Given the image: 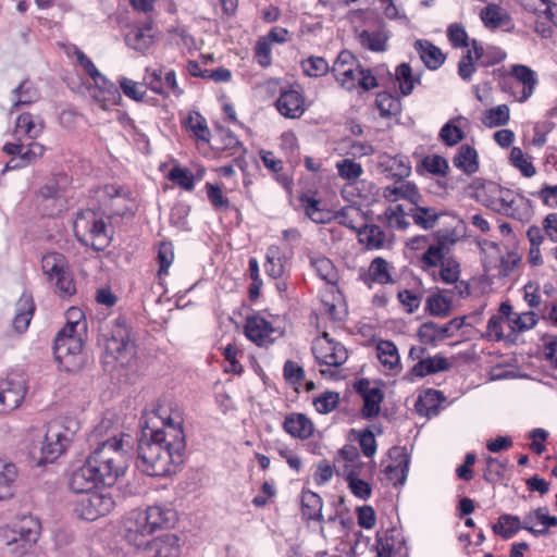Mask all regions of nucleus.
I'll use <instances>...</instances> for the list:
<instances>
[{
	"instance_id": "obj_1",
	"label": "nucleus",
	"mask_w": 557,
	"mask_h": 557,
	"mask_svg": "<svg viewBox=\"0 0 557 557\" xmlns=\"http://www.w3.org/2000/svg\"><path fill=\"white\" fill-rule=\"evenodd\" d=\"M178 412L163 418L157 411L145 412L139 420L137 468L150 476H169L184 461L185 434Z\"/></svg>"
},
{
	"instance_id": "obj_2",
	"label": "nucleus",
	"mask_w": 557,
	"mask_h": 557,
	"mask_svg": "<svg viewBox=\"0 0 557 557\" xmlns=\"http://www.w3.org/2000/svg\"><path fill=\"white\" fill-rule=\"evenodd\" d=\"M89 442H96V448L70 478L69 486L75 493L87 494L100 485L112 486L124 474L134 447L129 434L110 432L109 421H101L94 429Z\"/></svg>"
},
{
	"instance_id": "obj_3",
	"label": "nucleus",
	"mask_w": 557,
	"mask_h": 557,
	"mask_svg": "<svg viewBox=\"0 0 557 557\" xmlns=\"http://www.w3.org/2000/svg\"><path fill=\"white\" fill-rule=\"evenodd\" d=\"M66 319V324L54 338L53 354L61 369L74 372L84 362L82 332L86 330V323L82 321V310L75 307L67 309Z\"/></svg>"
},
{
	"instance_id": "obj_4",
	"label": "nucleus",
	"mask_w": 557,
	"mask_h": 557,
	"mask_svg": "<svg viewBox=\"0 0 557 557\" xmlns=\"http://www.w3.org/2000/svg\"><path fill=\"white\" fill-rule=\"evenodd\" d=\"M550 527H557V517L549 516L547 507H539L525 515L522 521L518 516L503 513L492 525V530L503 540H509L521 529L534 536L546 535Z\"/></svg>"
},
{
	"instance_id": "obj_5",
	"label": "nucleus",
	"mask_w": 557,
	"mask_h": 557,
	"mask_svg": "<svg viewBox=\"0 0 557 557\" xmlns=\"http://www.w3.org/2000/svg\"><path fill=\"white\" fill-rule=\"evenodd\" d=\"M76 239L96 251L103 250L110 244L103 219L91 209L77 212L73 224Z\"/></svg>"
},
{
	"instance_id": "obj_6",
	"label": "nucleus",
	"mask_w": 557,
	"mask_h": 557,
	"mask_svg": "<svg viewBox=\"0 0 557 557\" xmlns=\"http://www.w3.org/2000/svg\"><path fill=\"white\" fill-rule=\"evenodd\" d=\"M41 269L55 293L63 299L76 294V286L66 257L60 252H48L41 258Z\"/></svg>"
},
{
	"instance_id": "obj_7",
	"label": "nucleus",
	"mask_w": 557,
	"mask_h": 557,
	"mask_svg": "<svg viewBox=\"0 0 557 557\" xmlns=\"http://www.w3.org/2000/svg\"><path fill=\"white\" fill-rule=\"evenodd\" d=\"M537 84L535 71L524 64H512L502 82V89L523 103L533 95Z\"/></svg>"
},
{
	"instance_id": "obj_8",
	"label": "nucleus",
	"mask_w": 557,
	"mask_h": 557,
	"mask_svg": "<svg viewBox=\"0 0 557 557\" xmlns=\"http://www.w3.org/2000/svg\"><path fill=\"white\" fill-rule=\"evenodd\" d=\"M311 349L317 362L321 366L329 367L327 369L320 370L322 375L335 376L336 372L332 371L330 368H339L348 358L346 347L332 339L326 332L314 339Z\"/></svg>"
},
{
	"instance_id": "obj_9",
	"label": "nucleus",
	"mask_w": 557,
	"mask_h": 557,
	"mask_svg": "<svg viewBox=\"0 0 557 557\" xmlns=\"http://www.w3.org/2000/svg\"><path fill=\"white\" fill-rule=\"evenodd\" d=\"M40 530L37 518L30 515L18 517L5 534L7 545L12 546V552H17L18 548L26 552L37 542Z\"/></svg>"
},
{
	"instance_id": "obj_10",
	"label": "nucleus",
	"mask_w": 557,
	"mask_h": 557,
	"mask_svg": "<svg viewBox=\"0 0 557 557\" xmlns=\"http://www.w3.org/2000/svg\"><path fill=\"white\" fill-rule=\"evenodd\" d=\"M27 380L23 373H9L0 380V411L8 412L17 408L25 398Z\"/></svg>"
},
{
	"instance_id": "obj_11",
	"label": "nucleus",
	"mask_w": 557,
	"mask_h": 557,
	"mask_svg": "<svg viewBox=\"0 0 557 557\" xmlns=\"http://www.w3.org/2000/svg\"><path fill=\"white\" fill-rule=\"evenodd\" d=\"M331 72L343 88L354 90L357 88L359 74H362V66L350 51L343 50L335 59Z\"/></svg>"
},
{
	"instance_id": "obj_12",
	"label": "nucleus",
	"mask_w": 557,
	"mask_h": 557,
	"mask_svg": "<svg viewBox=\"0 0 557 557\" xmlns=\"http://www.w3.org/2000/svg\"><path fill=\"white\" fill-rule=\"evenodd\" d=\"M470 294L467 282H461L449 289H438L426 299V310L430 314L445 318L449 315L453 302L456 299L466 298Z\"/></svg>"
},
{
	"instance_id": "obj_13",
	"label": "nucleus",
	"mask_w": 557,
	"mask_h": 557,
	"mask_svg": "<svg viewBox=\"0 0 557 557\" xmlns=\"http://www.w3.org/2000/svg\"><path fill=\"white\" fill-rule=\"evenodd\" d=\"M70 442L67 431L61 424L50 423L41 443L39 462H53L65 451Z\"/></svg>"
},
{
	"instance_id": "obj_14",
	"label": "nucleus",
	"mask_w": 557,
	"mask_h": 557,
	"mask_svg": "<svg viewBox=\"0 0 557 557\" xmlns=\"http://www.w3.org/2000/svg\"><path fill=\"white\" fill-rule=\"evenodd\" d=\"M457 243V236L454 231L438 232L436 242L431 244L420 258L421 268L425 271L434 270L448 256L451 247Z\"/></svg>"
},
{
	"instance_id": "obj_15",
	"label": "nucleus",
	"mask_w": 557,
	"mask_h": 557,
	"mask_svg": "<svg viewBox=\"0 0 557 557\" xmlns=\"http://www.w3.org/2000/svg\"><path fill=\"white\" fill-rule=\"evenodd\" d=\"M114 507V500L108 493L90 492L84 496L76 506L81 518L94 521L101 516L108 515Z\"/></svg>"
},
{
	"instance_id": "obj_16",
	"label": "nucleus",
	"mask_w": 557,
	"mask_h": 557,
	"mask_svg": "<svg viewBox=\"0 0 557 557\" xmlns=\"http://www.w3.org/2000/svg\"><path fill=\"white\" fill-rule=\"evenodd\" d=\"M494 211L518 221H528L532 215V206L528 198L506 188Z\"/></svg>"
},
{
	"instance_id": "obj_17",
	"label": "nucleus",
	"mask_w": 557,
	"mask_h": 557,
	"mask_svg": "<svg viewBox=\"0 0 557 557\" xmlns=\"http://www.w3.org/2000/svg\"><path fill=\"white\" fill-rule=\"evenodd\" d=\"M245 335L249 341L258 346L272 344L282 332L272 326V324L260 315H250L246 319L244 326Z\"/></svg>"
},
{
	"instance_id": "obj_18",
	"label": "nucleus",
	"mask_w": 557,
	"mask_h": 557,
	"mask_svg": "<svg viewBox=\"0 0 557 557\" xmlns=\"http://www.w3.org/2000/svg\"><path fill=\"white\" fill-rule=\"evenodd\" d=\"M465 324V317L454 318L446 324L440 325L435 322H424L418 330V337L423 344H433L454 335Z\"/></svg>"
},
{
	"instance_id": "obj_19",
	"label": "nucleus",
	"mask_w": 557,
	"mask_h": 557,
	"mask_svg": "<svg viewBox=\"0 0 557 557\" xmlns=\"http://www.w3.org/2000/svg\"><path fill=\"white\" fill-rule=\"evenodd\" d=\"M383 197L389 201L395 202L400 199L408 200L412 205H418L422 202V195L419 191V188L413 182L405 181V180H395V183L383 188Z\"/></svg>"
},
{
	"instance_id": "obj_20",
	"label": "nucleus",
	"mask_w": 557,
	"mask_h": 557,
	"mask_svg": "<svg viewBox=\"0 0 557 557\" xmlns=\"http://www.w3.org/2000/svg\"><path fill=\"white\" fill-rule=\"evenodd\" d=\"M379 169L386 177L401 181L411 174V164L404 154H383L379 160Z\"/></svg>"
},
{
	"instance_id": "obj_21",
	"label": "nucleus",
	"mask_w": 557,
	"mask_h": 557,
	"mask_svg": "<svg viewBox=\"0 0 557 557\" xmlns=\"http://www.w3.org/2000/svg\"><path fill=\"white\" fill-rule=\"evenodd\" d=\"M2 151L10 156L20 157L25 168L39 160L44 156L46 148L44 145L33 140L28 144L27 149H25L22 138L18 137L14 143H7Z\"/></svg>"
},
{
	"instance_id": "obj_22",
	"label": "nucleus",
	"mask_w": 557,
	"mask_h": 557,
	"mask_svg": "<svg viewBox=\"0 0 557 557\" xmlns=\"http://www.w3.org/2000/svg\"><path fill=\"white\" fill-rule=\"evenodd\" d=\"M153 40L154 32L151 16H148L147 21L141 26L132 28L125 35L126 45L129 48L143 53L151 47Z\"/></svg>"
},
{
	"instance_id": "obj_23",
	"label": "nucleus",
	"mask_w": 557,
	"mask_h": 557,
	"mask_svg": "<svg viewBox=\"0 0 557 557\" xmlns=\"http://www.w3.org/2000/svg\"><path fill=\"white\" fill-rule=\"evenodd\" d=\"M275 106L277 111L288 119H298L305 112L304 96L295 89L283 90Z\"/></svg>"
},
{
	"instance_id": "obj_24",
	"label": "nucleus",
	"mask_w": 557,
	"mask_h": 557,
	"mask_svg": "<svg viewBox=\"0 0 557 557\" xmlns=\"http://www.w3.org/2000/svg\"><path fill=\"white\" fill-rule=\"evenodd\" d=\"M152 533L151 527L146 525L137 515L134 521H129L126 528L125 539L136 548L149 550L153 541V539H151Z\"/></svg>"
},
{
	"instance_id": "obj_25",
	"label": "nucleus",
	"mask_w": 557,
	"mask_h": 557,
	"mask_svg": "<svg viewBox=\"0 0 557 557\" xmlns=\"http://www.w3.org/2000/svg\"><path fill=\"white\" fill-rule=\"evenodd\" d=\"M34 311L35 304L33 296L28 293H23L16 302V313L12 323L17 333L22 334L28 329Z\"/></svg>"
},
{
	"instance_id": "obj_26",
	"label": "nucleus",
	"mask_w": 557,
	"mask_h": 557,
	"mask_svg": "<svg viewBox=\"0 0 557 557\" xmlns=\"http://www.w3.org/2000/svg\"><path fill=\"white\" fill-rule=\"evenodd\" d=\"M138 516L146 525L151 527L153 532L157 529L170 527L175 518L173 510L158 505L148 507L145 512H139Z\"/></svg>"
},
{
	"instance_id": "obj_27",
	"label": "nucleus",
	"mask_w": 557,
	"mask_h": 557,
	"mask_svg": "<svg viewBox=\"0 0 557 557\" xmlns=\"http://www.w3.org/2000/svg\"><path fill=\"white\" fill-rule=\"evenodd\" d=\"M44 127V122L38 116L22 113L16 119L13 135L16 139L21 137L20 135H25L27 138L35 140L41 135Z\"/></svg>"
},
{
	"instance_id": "obj_28",
	"label": "nucleus",
	"mask_w": 557,
	"mask_h": 557,
	"mask_svg": "<svg viewBox=\"0 0 557 557\" xmlns=\"http://www.w3.org/2000/svg\"><path fill=\"white\" fill-rule=\"evenodd\" d=\"M414 49L419 53L421 61L430 70H437L445 61V54L442 50L429 40H417Z\"/></svg>"
},
{
	"instance_id": "obj_29",
	"label": "nucleus",
	"mask_w": 557,
	"mask_h": 557,
	"mask_svg": "<svg viewBox=\"0 0 557 557\" xmlns=\"http://www.w3.org/2000/svg\"><path fill=\"white\" fill-rule=\"evenodd\" d=\"M480 17L487 28H503L510 30L512 27L510 16L498 5L488 4L481 10Z\"/></svg>"
},
{
	"instance_id": "obj_30",
	"label": "nucleus",
	"mask_w": 557,
	"mask_h": 557,
	"mask_svg": "<svg viewBox=\"0 0 557 557\" xmlns=\"http://www.w3.org/2000/svg\"><path fill=\"white\" fill-rule=\"evenodd\" d=\"M446 214V211H438L433 207H425L420 203L413 205L408 212V215L412 218L413 223L424 230L433 228L440 218Z\"/></svg>"
},
{
	"instance_id": "obj_31",
	"label": "nucleus",
	"mask_w": 557,
	"mask_h": 557,
	"mask_svg": "<svg viewBox=\"0 0 557 557\" xmlns=\"http://www.w3.org/2000/svg\"><path fill=\"white\" fill-rule=\"evenodd\" d=\"M506 187L492 181H484L476 185L475 197L485 207L494 211Z\"/></svg>"
},
{
	"instance_id": "obj_32",
	"label": "nucleus",
	"mask_w": 557,
	"mask_h": 557,
	"mask_svg": "<svg viewBox=\"0 0 557 557\" xmlns=\"http://www.w3.org/2000/svg\"><path fill=\"white\" fill-rule=\"evenodd\" d=\"M284 430L293 437L308 438L312 435L313 424L304 413L288 414L283 423Z\"/></svg>"
},
{
	"instance_id": "obj_33",
	"label": "nucleus",
	"mask_w": 557,
	"mask_h": 557,
	"mask_svg": "<svg viewBox=\"0 0 557 557\" xmlns=\"http://www.w3.org/2000/svg\"><path fill=\"white\" fill-rule=\"evenodd\" d=\"M389 269V263L384 258H374L369 265L368 273L364 277V283L369 287H371L372 283L381 285L394 283Z\"/></svg>"
},
{
	"instance_id": "obj_34",
	"label": "nucleus",
	"mask_w": 557,
	"mask_h": 557,
	"mask_svg": "<svg viewBox=\"0 0 557 557\" xmlns=\"http://www.w3.org/2000/svg\"><path fill=\"white\" fill-rule=\"evenodd\" d=\"M449 367L450 364L445 357L436 355L418 361L411 368V374L418 377H424L430 374L447 371Z\"/></svg>"
},
{
	"instance_id": "obj_35",
	"label": "nucleus",
	"mask_w": 557,
	"mask_h": 557,
	"mask_svg": "<svg viewBox=\"0 0 557 557\" xmlns=\"http://www.w3.org/2000/svg\"><path fill=\"white\" fill-rule=\"evenodd\" d=\"M440 269L432 271L434 281H441L445 284L458 285L462 281L460 277V263L451 256H448L442 263L438 264Z\"/></svg>"
},
{
	"instance_id": "obj_36",
	"label": "nucleus",
	"mask_w": 557,
	"mask_h": 557,
	"mask_svg": "<svg viewBox=\"0 0 557 557\" xmlns=\"http://www.w3.org/2000/svg\"><path fill=\"white\" fill-rule=\"evenodd\" d=\"M17 468L11 461L0 458V500L13 496Z\"/></svg>"
},
{
	"instance_id": "obj_37",
	"label": "nucleus",
	"mask_w": 557,
	"mask_h": 557,
	"mask_svg": "<svg viewBox=\"0 0 557 557\" xmlns=\"http://www.w3.org/2000/svg\"><path fill=\"white\" fill-rule=\"evenodd\" d=\"M323 500L321 496L310 490L301 492V513L307 520L322 521Z\"/></svg>"
},
{
	"instance_id": "obj_38",
	"label": "nucleus",
	"mask_w": 557,
	"mask_h": 557,
	"mask_svg": "<svg viewBox=\"0 0 557 557\" xmlns=\"http://www.w3.org/2000/svg\"><path fill=\"white\" fill-rule=\"evenodd\" d=\"M468 124V120L463 116H457L449 120L440 132L443 143L449 147L457 145L465 138L462 128Z\"/></svg>"
},
{
	"instance_id": "obj_39",
	"label": "nucleus",
	"mask_w": 557,
	"mask_h": 557,
	"mask_svg": "<svg viewBox=\"0 0 557 557\" xmlns=\"http://www.w3.org/2000/svg\"><path fill=\"white\" fill-rule=\"evenodd\" d=\"M453 163L457 169L468 175L475 173L479 169L476 150L469 145L460 146L453 158Z\"/></svg>"
},
{
	"instance_id": "obj_40",
	"label": "nucleus",
	"mask_w": 557,
	"mask_h": 557,
	"mask_svg": "<svg viewBox=\"0 0 557 557\" xmlns=\"http://www.w3.org/2000/svg\"><path fill=\"white\" fill-rule=\"evenodd\" d=\"M359 242L368 249H381L385 245L386 234L375 224H362L358 231Z\"/></svg>"
},
{
	"instance_id": "obj_41",
	"label": "nucleus",
	"mask_w": 557,
	"mask_h": 557,
	"mask_svg": "<svg viewBox=\"0 0 557 557\" xmlns=\"http://www.w3.org/2000/svg\"><path fill=\"white\" fill-rule=\"evenodd\" d=\"M362 466L358 448L350 444L344 445L334 460L335 470H361Z\"/></svg>"
},
{
	"instance_id": "obj_42",
	"label": "nucleus",
	"mask_w": 557,
	"mask_h": 557,
	"mask_svg": "<svg viewBox=\"0 0 557 557\" xmlns=\"http://www.w3.org/2000/svg\"><path fill=\"white\" fill-rule=\"evenodd\" d=\"M336 473L338 475L345 476L348 481V486L351 491V493L361 498L367 499L371 496V486L366 481L359 479V475L361 473L360 470H341L339 468L336 469Z\"/></svg>"
},
{
	"instance_id": "obj_43",
	"label": "nucleus",
	"mask_w": 557,
	"mask_h": 557,
	"mask_svg": "<svg viewBox=\"0 0 557 557\" xmlns=\"http://www.w3.org/2000/svg\"><path fill=\"white\" fill-rule=\"evenodd\" d=\"M387 39L388 34L382 28L372 32L362 30L359 35V42L361 46L374 52L385 51Z\"/></svg>"
},
{
	"instance_id": "obj_44",
	"label": "nucleus",
	"mask_w": 557,
	"mask_h": 557,
	"mask_svg": "<svg viewBox=\"0 0 557 557\" xmlns=\"http://www.w3.org/2000/svg\"><path fill=\"white\" fill-rule=\"evenodd\" d=\"M377 358L381 363L389 369H398L400 358L396 345L391 341H380L376 345Z\"/></svg>"
},
{
	"instance_id": "obj_45",
	"label": "nucleus",
	"mask_w": 557,
	"mask_h": 557,
	"mask_svg": "<svg viewBox=\"0 0 557 557\" xmlns=\"http://www.w3.org/2000/svg\"><path fill=\"white\" fill-rule=\"evenodd\" d=\"M106 349L114 359H121L134 352V345L127 336L119 332L107 341Z\"/></svg>"
},
{
	"instance_id": "obj_46",
	"label": "nucleus",
	"mask_w": 557,
	"mask_h": 557,
	"mask_svg": "<svg viewBox=\"0 0 557 557\" xmlns=\"http://www.w3.org/2000/svg\"><path fill=\"white\" fill-rule=\"evenodd\" d=\"M408 467V457L400 454L399 458H397L394 463L386 466L384 470L387 481L393 483L394 486L403 485L407 479Z\"/></svg>"
},
{
	"instance_id": "obj_47",
	"label": "nucleus",
	"mask_w": 557,
	"mask_h": 557,
	"mask_svg": "<svg viewBox=\"0 0 557 557\" xmlns=\"http://www.w3.org/2000/svg\"><path fill=\"white\" fill-rule=\"evenodd\" d=\"M395 77L404 96L410 95L416 84H420V75H413L412 69L408 63H401L396 67Z\"/></svg>"
},
{
	"instance_id": "obj_48",
	"label": "nucleus",
	"mask_w": 557,
	"mask_h": 557,
	"mask_svg": "<svg viewBox=\"0 0 557 557\" xmlns=\"http://www.w3.org/2000/svg\"><path fill=\"white\" fill-rule=\"evenodd\" d=\"M13 94L16 96L11 113L17 110L21 106H28L36 102L39 99L38 90L28 81L22 82L14 90Z\"/></svg>"
},
{
	"instance_id": "obj_49",
	"label": "nucleus",
	"mask_w": 557,
	"mask_h": 557,
	"mask_svg": "<svg viewBox=\"0 0 557 557\" xmlns=\"http://www.w3.org/2000/svg\"><path fill=\"white\" fill-rule=\"evenodd\" d=\"M299 200L306 214L314 223L324 224L330 220L329 212L321 208V201L319 199L308 195H302Z\"/></svg>"
},
{
	"instance_id": "obj_50",
	"label": "nucleus",
	"mask_w": 557,
	"mask_h": 557,
	"mask_svg": "<svg viewBox=\"0 0 557 557\" xmlns=\"http://www.w3.org/2000/svg\"><path fill=\"white\" fill-rule=\"evenodd\" d=\"M375 103L382 117L397 115L401 110L399 98L386 91L377 94Z\"/></svg>"
},
{
	"instance_id": "obj_51",
	"label": "nucleus",
	"mask_w": 557,
	"mask_h": 557,
	"mask_svg": "<svg viewBox=\"0 0 557 557\" xmlns=\"http://www.w3.org/2000/svg\"><path fill=\"white\" fill-rule=\"evenodd\" d=\"M362 416L364 418H374L380 413L381 403L383 401L384 395L377 387L368 391L363 396Z\"/></svg>"
},
{
	"instance_id": "obj_52",
	"label": "nucleus",
	"mask_w": 557,
	"mask_h": 557,
	"mask_svg": "<svg viewBox=\"0 0 557 557\" xmlns=\"http://www.w3.org/2000/svg\"><path fill=\"white\" fill-rule=\"evenodd\" d=\"M509 121V108L506 104H499L486 110L482 117V123L487 127H497L506 125Z\"/></svg>"
},
{
	"instance_id": "obj_53",
	"label": "nucleus",
	"mask_w": 557,
	"mask_h": 557,
	"mask_svg": "<svg viewBox=\"0 0 557 557\" xmlns=\"http://www.w3.org/2000/svg\"><path fill=\"white\" fill-rule=\"evenodd\" d=\"M312 267L317 274L331 285H335L338 281L337 271L333 262L325 257L317 258L312 260Z\"/></svg>"
},
{
	"instance_id": "obj_54",
	"label": "nucleus",
	"mask_w": 557,
	"mask_h": 557,
	"mask_svg": "<svg viewBox=\"0 0 557 557\" xmlns=\"http://www.w3.org/2000/svg\"><path fill=\"white\" fill-rule=\"evenodd\" d=\"M486 468L484 470L483 478L488 483H496L504 478L505 471L507 469L508 460H499L494 457H487Z\"/></svg>"
},
{
	"instance_id": "obj_55",
	"label": "nucleus",
	"mask_w": 557,
	"mask_h": 557,
	"mask_svg": "<svg viewBox=\"0 0 557 557\" xmlns=\"http://www.w3.org/2000/svg\"><path fill=\"white\" fill-rule=\"evenodd\" d=\"M421 166L429 173L446 176L449 170L447 160L438 154L426 156L421 160Z\"/></svg>"
},
{
	"instance_id": "obj_56",
	"label": "nucleus",
	"mask_w": 557,
	"mask_h": 557,
	"mask_svg": "<svg viewBox=\"0 0 557 557\" xmlns=\"http://www.w3.org/2000/svg\"><path fill=\"white\" fill-rule=\"evenodd\" d=\"M304 73L310 77H319L327 74L331 69L322 57H310L301 63Z\"/></svg>"
},
{
	"instance_id": "obj_57",
	"label": "nucleus",
	"mask_w": 557,
	"mask_h": 557,
	"mask_svg": "<svg viewBox=\"0 0 557 557\" xmlns=\"http://www.w3.org/2000/svg\"><path fill=\"white\" fill-rule=\"evenodd\" d=\"M510 161L512 165L522 173L525 177H531L535 174V168L529 157H525L519 147H513L510 151Z\"/></svg>"
},
{
	"instance_id": "obj_58",
	"label": "nucleus",
	"mask_w": 557,
	"mask_h": 557,
	"mask_svg": "<svg viewBox=\"0 0 557 557\" xmlns=\"http://www.w3.org/2000/svg\"><path fill=\"white\" fill-rule=\"evenodd\" d=\"M169 180L185 190H193L195 186L193 173L182 166H174L168 175Z\"/></svg>"
},
{
	"instance_id": "obj_59",
	"label": "nucleus",
	"mask_w": 557,
	"mask_h": 557,
	"mask_svg": "<svg viewBox=\"0 0 557 557\" xmlns=\"http://www.w3.org/2000/svg\"><path fill=\"white\" fill-rule=\"evenodd\" d=\"M338 175L347 181H356L362 173V166L360 163L355 162L351 159H343L336 163Z\"/></svg>"
},
{
	"instance_id": "obj_60",
	"label": "nucleus",
	"mask_w": 557,
	"mask_h": 557,
	"mask_svg": "<svg viewBox=\"0 0 557 557\" xmlns=\"http://www.w3.org/2000/svg\"><path fill=\"white\" fill-rule=\"evenodd\" d=\"M537 323V319L534 312H523L521 314H515L512 319H510L509 327L512 333L516 332H524L533 329Z\"/></svg>"
},
{
	"instance_id": "obj_61",
	"label": "nucleus",
	"mask_w": 557,
	"mask_h": 557,
	"mask_svg": "<svg viewBox=\"0 0 557 557\" xmlns=\"http://www.w3.org/2000/svg\"><path fill=\"white\" fill-rule=\"evenodd\" d=\"M187 126L198 139L203 141L209 140L210 131L207 126L206 119L202 117L198 112L189 114Z\"/></svg>"
},
{
	"instance_id": "obj_62",
	"label": "nucleus",
	"mask_w": 557,
	"mask_h": 557,
	"mask_svg": "<svg viewBox=\"0 0 557 557\" xmlns=\"http://www.w3.org/2000/svg\"><path fill=\"white\" fill-rule=\"evenodd\" d=\"M395 529L387 530L384 537L377 534V555L376 557H393L396 553Z\"/></svg>"
},
{
	"instance_id": "obj_63",
	"label": "nucleus",
	"mask_w": 557,
	"mask_h": 557,
	"mask_svg": "<svg viewBox=\"0 0 557 557\" xmlns=\"http://www.w3.org/2000/svg\"><path fill=\"white\" fill-rule=\"evenodd\" d=\"M157 260L159 262V276L166 275L174 260L173 247L170 243H161L159 245Z\"/></svg>"
},
{
	"instance_id": "obj_64",
	"label": "nucleus",
	"mask_w": 557,
	"mask_h": 557,
	"mask_svg": "<svg viewBox=\"0 0 557 557\" xmlns=\"http://www.w3.org/2000/svg\"><path fill=\"white\" fill-rule=\"evenodd\" d=\"M385 216L389 226L397 230H406L409 226V222L407 220V213L404 211L401 205L396 206L395 208H387L385 210Z\"/></svg>"
}]
</instances>
